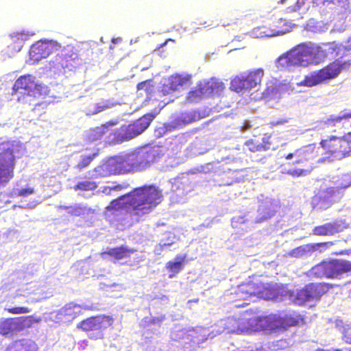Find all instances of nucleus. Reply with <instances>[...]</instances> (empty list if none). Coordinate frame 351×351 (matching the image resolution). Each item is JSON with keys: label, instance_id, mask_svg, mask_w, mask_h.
I'll return each instance as SVG.
<instances>
[{"label": "nucleus", "instance_id": "nucleus-1", "mask_svg": "<svg viewBox=\"0 0 351 351\" xmlns=\"http://www.w3.org/2000/svg\"><path fill=\"white\" fill-rule=\"evenodd\" d=\"M162 199V195L158 187L144 185L112 200L106 208V215L110 222L129 227L149 213Z\"/></svg>", "mask_w": 351, "mask_h": 351}, {"label": "nucleus", "instance_id": "nucleus-2", "mask_svg": "<svg viewBox=\"0 0 351 351\" xmlns=\"http://www.w3.org/2000/svg\"><path fill=\"white\" fill-rule=\"evenodd\" d=\"M337 45L335 42L323 44V46L308 42L293 47L290 51L295 66L306 67L317 65L327 56V51H335Z\"/></svg>", "mask_w": 351, "mask_h": 351}, {"label": "nucleus", "instance_id": "nucleus-3", "mask_svg": "<svg viewBox=\"0 0 351 351\" xmlns=\"http://www.w3.org/2000/svg\"><path fill=\"white\" fill-rule=\"evenodd\" d=\"M156 155H114L105 166L114 174L142 171L156 163Z\"/></svg>", "mask_w": 351, "mask_h": 351}, {"label": "nucleus", "instance_id": "nucleus-4", "mask_svg": "<svg viewBox=\"0 0 351 351\" xmlns=\"http://www.w3.org/2000/svg\"><path fill=\"white\" fill-rule=\"evenodd\" d=\"M326 287L321 283H309L301 289L295 291L287 289H281L278 291L276 300L287 301L297 304L304 305L307 302H317L326 293Z\"/></svg>", "mask_w": 351, "mask_h": 351}, {"label": "nucleus", "instance_id": "nucleus-5", "mask_svg": "<svg viewBox=\"0 0 351 351\" xmlns=\"http://www.w3.org/2000/svg\"><path fill=\"white\" fill-rule=\"evenodd\" d=\"M351 272V262L343 259L323 261L312 267L308 276L315 278H340L344 274Z\"/></svg>", "mask_w": 351, "mask_h": 351}, {"label": "nucleus", "instance_id": "nucleus-6", "mask_svg": "<svg viewBox=\"0 0 351 351\" xmlns=\"http://www.w3.org/2000/svg\"><path fill=\"white\" fill-rule=\"evenodd\" d=\"M154 118V114L148 113L130 124L122 125L119 129L114 131L113 138L111 141L108 142V144L121 143L141 134L149 126Z\"/></svg>", "mask_w": 351, "mask_h": 351}, {"label": "nucleus", "instance_id": "nucleus-7", "mask_svg": "<svg viewBox=\"0 0 351 351\" xmlns=\"http://www.w3.org/2000/svg\"><path fill=\"white\" fill-rule=\"evenodd\" d=\"M165 315L158 317H145L142 319L141 326L147 328V330L143 334L145 338V349L146 351H165V346L163 343L159 342L155 339H152L149 336V330H153L154 334H157L158 328L160 327L162 322L165 320Z\"/></svg>", "mask_w": 351, "mask_h": 351}, {"label": "nucleus", "instance_id": "nucleus-8", "mask_svg": "<svg viewBox=\"0 0 351 351\" xmlns=\"http://www.w3.org/2000/svg\"><path fill=\"white\" fill-rule=\"evenodd\" d=\"M264 75L262 69L250 71L246 75L234 77L230 83V89L237 93L250 90L261 84Z\"/></svg>", "mask_w": 351, "mask_h": 351}, {"label": "nucleus", "instance_id": "nucleus-9", "mask_svg": "<svg viewBox=\"0 0 351 351\" xmlns=\"http://www.w3.org/2000/svg\"><path fill=\"white\" fill-rule=\"evenodd\" d=\"M112 322L109 316H96L81 322L78 327L88 332L90 338L97 339L103 337V330L111 326Z\"/></svg>", "mask_w": 351, "mask_h": 351}, {"label": "nucleus", "instance_id": "nucleus-10", "mask_svg": "<svg viewBox=\"0 0 351 351\" xmlns=\"http://www.w3.org/2000/svg\"><path fill=\"white\" fill-rule=\"evenodd\" d=\"M343 195V192L335 187H329L318 192L312 199L313 208L326 210L334 203L339 201Z\"/></svg>", "mask_w": 351, "mask_h": 351}, {"label": "nucleus", "instance_id": "nucleus-11", "mask_svg": "<svg viewBox=\"0 0 351 351\" xmlns=\"http://www.w3.org/2000/svg\"><path fill=\"white\" fill-rule=\"evenodd\" d=\"M41 85L37 84L35 77L32 75L20 76L14 82L12 95H20L17 97L19 101L24 99L25 96H36V90H39Z\"/></svg>", "mask_w": 351, "mask_h": 351}, {"label": "nucleus", "instance_id": "nucleus-12", "mask_svg": "<svg viewBox=\"0 0 351 351\" xmlns=\"http://www.w3.org/2000/svg\"><path fill=\"white\" fill-rule=\"evenodd\" d=\"M257 199L261 204L256 213L251 212L253 215V224L261 223L270 219L276 214L278 208L277 202L267 197H265L262 194L258 195Z\"/></svg>", "mask_w": 351, "mask_h": 351}, {"label": "nucleus", "instance_id": "nucleus-13", "mask_svg": "<svg viewBox=\"0 0 351 351\" xmlns=\"http://www.w3.org/2000/svg\"><path fill=\"white\" fill-rule=\"evenodd\" d=\"M195 172L189 171L178 175L171 183V190L178 197H182L191 192L195 187Z\"/></svg>", "mask_w": 351, "mask_h": 351}, {"label": "nucleus", "instance_id": "nucleus-14", "mask_svg": "<svg viewBox=\"0 0 351 351\" xmlns=\"http://www.w3.org/2000/svg\"><path fill=\"white\" fill-rule=\"evenodd\" d=\"M90 306L88 305L81 306L73 302L66 304L57 311L49 313V319L55 322H70L75 319L82 313V310H88Z\"/></svg>", "mask_w": 351, "mask_h": 351}, {"label": "nucleus", "instance_id": "nucleus-15", "mask_svg": "<svg viewBox=\"0 0 351 351\" xmlns=\"http://www.w3.org/2000/svg\"><path fill=\"white\" fill-rule=\"evenodd\" d=\"M350 66L351 59L343 60L337 58L319 69V71L326 83L337 77L342 71L349 70Z\"/></svg>", "mask_w": 351, "mask_h": 351}, {"label": "nucleus", "instance_id": "nucleus-16", "mask_svg": "<svg viewBox=\"0 0 351 351\" xmlns=\"http://www.w3.org/2000/svg\"><path fill=\"white\" fill-rule=\"evenodd\" d=\"M332 245V242L304 245L292 250L289 254L291 257L307 258L311 257L315 252L319 251L321 253Z\"/></svg>", "mask_w": 351, "mask_h": 351}, {"label": "nucleus", "instance_id": "nucleus-17", "mask_svg": "<svg viewBox=\"0 0 351 351\" xmlns=\"http://www.w3.org/2000/svg\"><path fill=\"white\" fill-rule=\"evenodd\" d=\"M14 155H0V185L5 186L14 177Z\"/></svg>", "mask_w": 351, "mask_h": 351}, {"label": "nucleus", "instance_id": "nucleus-18", "mask_svg": "<svg viewBox=\"0 0 351 351\" xmlns=\"http://www.w3.org/2000/svg\"><path fill=\"white\" fill-rule=\"evenodd\" d=\"M350 141L351 132H348L343 136H331L325 140H322L320 142V145L328 154L345 152V150H342L341 148Z\"/></svg>", "mask_w": 351, "mask_h": 351}, {"label": "nucleus", "instance_id": "nucleus-19", "mask_svg": "<svg viewBox=\"0 0 351 351\" xmlns=\"http://www.w3.org/2000/svg\"><path fill=\"white\" fill-rule=\"evenodd\" d=\"M156 165L160 171H170L171 169L178 167L184 163L186 160V156H180L178 155H156Z\"/></svg>", "mask_w": 351, "mask_h": 351}, {"label": "nucleus", "instance_id": "nucleus-20", "mask_svg": "<svg viewBox=\"0 0 351 351\" xmlns=\"http://www.w3.org/2000/svg\"><path fill=\"white\" fill-rule=\"evenodd\" d=\"M345 228V223L342 220H335L332 222L315 227L313 232L315 235L317 236H331L342 232Z\"/></svg>", "mask_w": 351, "mask_h": 351}, {"label": "nucleus", "instance_id": "nucleus-21", "mask_svg": "<svg viewBox=\"0 0 351 351\" xmlns=\"http://www.w3.org/2000/svg\"><path fill=\"white\" fill-rule=\"evenodd\" d=\"M191 77L189 76H184L182 75H173L168 78L167 83H165L160 92L162 95H169L176 90H177L180 86L186 84Z\"/></svg>", "mask_w": 351, "mask_h": 351}, {"label": "nucleus", "instance_id": "nucleus-22", "mask_svg": "<svg viewBox=\"0 0 351 351\" xmlns=\"http://www.w3.org/2000/svg\"><path fill=\"white\" fill-rule=\"evenodd\" d=\"M217 330L213 329L210 331L209 329L197 326L194 328L189 329L187 338L189 341H193L194 343L199 344L208 339H213L216 337Z\"/></svg>", "mask_w": 351, "mask_h": 351}, {"label": "nucleus", "instance_id": "nucleus-23", "mask_svg": "<svg viewBox=\"0 0 351 351\" xmlns=\"http://www.w3.org/2000/svg\"><path fill=\"white\" fill-rule=\"evenodd\" d=\"M253 215L251 212H245L239 215L234 216L231 220V226L234 229H238V233L247 232L253 228Z\"/></svg>", "mask_w": 351, "mask_h": 351}, {"label": "nucleus", "instance_id": "nucleus-24", "mask_svg": "<svg viewBox=\"0 0 351 351\" xmlns=\"http://www.w3.org/2000/svg\"><path fill=\"white\" fill-rule=\"evenodd\" d=\"M53 47V46L51 43L37 42L31 47L30 56L35 60L45 58L52 53Z\"/></svg>", "mask_w": 351, "mask_h": 351}, {"label": "nucleus", "instance_id": "nucleus-25", "mask_svg": "<svg viewBox=\"0 0 351 351\" xmlns=\"http://www.w3.org/2000/svg\"><path fill=\"white\" fill-rule=\"evenodd\" d=\"M60 63L64 69L73 70L77 68L80 64L77 51L74 48L65 50L62 54Z\"/></svg>", "mask_w": 351, "mask_h": 351}, {"label": "nucleus", "instance_id": "nucleus-26", "mask_svg": "<svg viewBox=\"0 0 351 351\" xmlns=\"http://www.w3.org/2000/svg\"><path fill=\"white\" fill-rule=\"evenodd\" d=\"M217 327H219L217 330V334L218 335L223 332L226 333L241 334L244 331L240 327L239 322L234 317H228L226 320H221Z\"/></svg>", "mask_w": 351, "mask_h": 351}, {"label": "nucleus", "instance_id": "nucleus-27", "mask_svg": "<svg viewBox=\"0 0 351 351\" xmlns=\"http://www.w3.org/2000/svg\"><path fill=\"white\" fill-rule=\"evenodd\" d=\"M208 93L206 81H200L188 93L187 100L190 102H197L203 99L208 98Z\"/></svg>", "mask_w": 351, "mask_h": 351}, {"label": "nucleus", "instance_id": "nucleus-28", "mask_svg": "<svg viewBox=\"0 0 351 351\" xmlns=\"http://www.w3.org/2000/svg\"><path fill=\"white\" fill-rule=\"evenodd\" d=\"M324 83L319 70L310 72L304 79L298 83V86L313 87Z\"/></svg>", "mask_w": 351, "mask_h": 351}, {"label": "nucleus", "instance_id": "nucleus-29", "mask_svg": "<svg viewBox=\"0 0 351 351\" xmlns=\"http://www.w3.org/2000/svg\"><path fill=\"white\" fill-rule=\"evenodd\" d=\"M16 318L3 319L0 321V334L3 335H12L19 332V323Z\"/></svg>", "mask_w": 351, "mask_h": 351}, {"label": "nucleus", "instance_id": "nucleus-30", "mask_svg": "<svg viewBox=\"0 0 351 351\" xmlns=\"http://www.w3.org/2000/svg\"><path fill=\"white\" fill-rule=\"evenodd\" d=\"M205 81L208 88V94L209 97L219 96L223 92L225 89V85L218 79L212 77Z\"/></svg>", "mask_w": 351, "mask_h": 351}, {"label": "nucleus", "instance_id": "nucleus-31", "mask_svg": "<svg viewBox=\"0 0 351 351\" xmlns=\"http://www.w3.org/2000/svg\"><path fill=\"white\" fill-rule=\"evenodd\" d=\"M333 324L335 328L341 333L342 339L346 343L351 344V324L340 319H335Z\"/></svg>", "mask_w": 351, "mask_h": 351}, {"label": "nucleus", "instance_id": "nucleus-32", "mask_svg": "<svg viewBox=\"0 0 351 351\" xmlns=\"http://www.w3.org/2000/svg\"><path fill=\"white\" fill-rule=\"evenodd\" d=\"M186 255H178L173 261H169L167 265V269L172 274L169 275V278H172L175 275L183 269Z\"/></svg>", "mask_w": 351, "mask_h": 351}, {"label": "nucleus", "instance_id": "nucleus-33", "mask_svg": "<svg viewBox=\"0 0 351 351\" xmlns=\"http://www.w3.org/2000/svg\"><path fill=\"white\" fill-rule=\"evenodd\" d=\"M36 345L28 340L16 341L10 344L5 351H35Z\"/></svg>", "mask_w": 351, "mask_h": 351}, {"label": "nucleus", "instance_id": "nucleus-34", "mask_svg": "<svg viewBox=\"0 0 351 351\" xmlns=\"http://www.w3.org/2000/svg\"><path fill=\"white\" fill-rule=\"evenodd\" d=\"M276 66L280 70H283L289 69L292 66H295L290 50L276 59Z\"/></svg>", "mask_w": 351, "mask_h": 351}, {"label": "nucleus", "instance_id": "nucleus-35", "mask_svg": "<svg viewBox=\"0 0 351 351\" xmlns=\"http://www.w3.org/2000/svg\"><path fill=\"white\" fill-rule=\"evenodd\" d=\"M189 332V329L187 330L180 325H176L173 328L171 332L170 337L173 341H178L183 340L186 343V341L189 340V339L187 338Z\"/></svg>", "mask_w": 351, "mask_h": 351}, {"label": "nucleus", "instance_id": "nucleus-36", "mask_svg": "<svg viewBox=\"0 0 351 351\" xmlns=\"http://www.w3.org/2000/svg\"><path fill=\"white\" fill-rule=\"evenodd\" d=\"M133 252L132 250L128 249L126 247L121 246L109 249L105 254L114 257L117 260L126 258L130 256V253Z\"/></svg>", "mask_w": 351, "mask_h": 351}, {"label": "nucleus", "instance_id": "nucleus-37", "mask_svg": "<svg viewBox=\"0 0 351 351\" xmlns=\"http://www.w3.org/2000/svg\"><path fill=\"white\" fill-rule=\"evenodd\" d=\"M114 125V122H109L106 124L102 125L101 127H97L95 128L91 129L88 134L87 138L89 141H93L95 140L101 139L103 135L105 134V129L108 128V125Z\"/></svg>", "mask_w": 351, "mask_h": 351}, {"label": "nucleus", "instance_id": "nucleus-38", "mask_svg": "<svg viewBox=\"0 0 351 351\" xmlns=\"http://www.w3.org/2000/svg\"><path fill=\"white\" fill-rule=\"evenodd\" d=\"M59 209L65 210L68 214L76 217L82 216L87 213V208L82 204H75L74 206H60Z\"/></svg>", "mask_w": 351, "mask_h": 351}, {"label": "nucleus", "instance_id": "nucleus-39", "mask_svg": "<svg viewBox=\"0 0 351 351\" xmlns=\"http://www.w3.org/2000/svg\"><path fill=\"white\" fill-rule=\"evenodd\" d=\"M112 106L113 104L111 101L102 99L100 101L95 104L93 108L90 109L88 114L89 115L97 114L101 112L110 108Z\"/></svg>", "mask_w": 351, "mask_h": 351}, {"label": "nucleus", "instance_id": "nucleus-40", "mask_svg": "<svg viewBox=\"0 0 351 351\" xmlns=\"http://www.w3.org/2000/svg\"><path fill=\"white\" fill-rule=\"evenodd\" d=\"M97 188V184L91 180H83L79 182L74 187L75 191H93Z\"/></svg>", "mask_w": 351, "mask_h": 351}, {"label": "nucleus", "instance_id": "nucleus-41", "mask_svg": "<svg viewBox=\"0 0 351 351\" xmlns=\"http://www.w3.org/2000/svg\"><path fill=\"white\" fill-rule=\"evenodd\" d=\"M276 29H274V32L271 33V36L283 34L289 31L290 25H287L285 21L282 19H280L276 21Z\"/></svg>", "mask_w": 351, "mask_h": 351}, {"label": "nucleus", "instance_id": "nucleus-42", "mask_svg": "<svg viewBox=\"0 0 351 351\" xmlns=\"http://www.w3.org/2000/svg\"><path fill=\"white\" fill-rule=\"evenodd\" d=\"M245 145L247 147L248 150L252 152H263L269 149L268 145L263 143H257L254 140L247 141Z\"/></svg>", "mask_w": 351, "mask_h": 351}, {"label": "nucleus", "instance_id": "nucleus-43", "mask_svg": "<svg viewBox=\"0 0 351 351\" xmlns=\"http://www.w3.org/2000/svg\"><path fill=\"white\" fill-rule=\"evenodd\" d=\"M337 186L335 188L338 189L343 191L344 189H347L351 186V174H345L341 179L335 182Z\"/></svg>", "mask_w": 351, "mask_h": 351}, {"label": "nucleus", "instance_id": "nucleus-44", "mask_svg": "<svg viewBox=\"0 0 351 351\" xmlns=\"http://www.w3.org/2000/svg\"><path fill=\"white\" fill-rule=\"evenodd\" d=\"M19 323V332L23 330L26 327H30L34 322V317L32 316H23L16 317Z\"/></svg>", "mask_w": 351, "mask_h": 351}, {"label": "nucleus", "instance_id": "nucleus-45", "mask_svg": "<svg viewBox=\"0 0 351 351\" xmlns=\"http://www.w3.org/2000/svg\"><path fill=\"white\" fill-rule=\"evenodd\" d=\"M262 15L258 12V10H250L247 11V13H246L244 15V21L245 23H247L249 22H254L257 21L260 17H261Z\"/></svg>", "mask_w": 351, "mask_h": 351}, {"label": "nucleus", "instance_id": "nucleus-46", "mask_svg": "<svg viewBox=\"0 0 351 351\" xmlns=\"http://www.w3.org/2000/svg\"><path fill=\"white\" fill-rule=\"evenodd\" d=\"M96 155H88L81 158L80 161L76 165L79 170H82L88 166Z\"/></svg>", "mask_w": 351, "mask_h": 351}, {"label": "nucleus", "instance_id": "nucleus-47", "mask_svg": "<svg viewBox=\"0 0 351 351\" xmlns=\"http://www.w3.org/2000/svg\"><path fill=\"white\" fill-rule=\"evenodd\" d=\"M5 310H7L9 313L12 314L27 313L31 311V310L29 308L24 306L8 308H5Z\"/></svg>", "mask_w": 351, "mask_h": 351}, {"label": "nucleus", "instance_id": "nucleus-48", "mask_svg": "<svg viewBox=\"0 0 351 351\" xmlns=\"http://www.w3.org/2000/svg\"><path fill=\"white\" fill-rule=\"evenodd\" d=\"M152 80L143 81L137 84V90H144L149 93L152 90Z\"/></svg>", "mask_w": 351, "mask_h": 351}, {"label": "nucleus", "instance_id": "nucleus-49", "mask_svg": "<svg viewBox=\"0 0 351 351\" xmlns=\"http://www.w3.org/2000/svg\"><path fill=\"white\" fill-rule=\"evenodd\" d=\"M176 240V236L172 233H168L167 237L162 239L160 242H165L167 243V249L173 245Z\"/></svg>", "mask_w": 351, "mask_h": 351}, {"label": "nucleus", "instance_id": "nucleus-50", "mask_svg": "<svg viewBox=\"0 0 351 351\" xmlns=\"http://www.w3.org/2000/svg\"><path fill=\"white\" fill-rule=\"evenodd\" d=\"M341 121H343L341 115H332L326 120V123L334 126L337 123H340Z\"/></svg>", "mask_w": 351, "mask_h": 351}, {"label": "nucleus", "instance_id": "nucleus-51", "mask_svg": "<svg viewBox=\"0 0 351 351\" xmlns=\"http://www.w3.org/2000/svg\"><path fill=\"white\" fill-rule=\"evenodd\" d=\"M167 249V243L160 242L155 247L154 253L156 255H160L162 252Z\"/></svg>", "mask_w": 351, "mask_h": 351}, {"label": "nucleus", "instance_id": "nucleus-52", "mask_svg": "<svg viewBox=\"0 0 351 351\" xmlns=\"http://www.w3.org/2000/svg\"><path fill=\"white\" fill-rule=\"evenodd\" d=\"M32 193H34V189L31 188L18 190V195L19 196L27 197Z\"/></svg>", "mask_w": 351, "mask_h": 351}, {"label": "nucleus", "instance_id": "nucleus-53", "mask_svg": "<svg viewBox=\"0 0 351 351\" xmlns=\"http://www.w3.org/2000/svg\"><path fill=\"white\" fill-rule=\"evenodd\" d=\"M239 290L243 292V293H245L247 295H254L255 294V292L254 291H252L250 290V287L249 285H242L241 287H239Z\"/></svg>", "mask_w": 351, "mask_h": 351}, {"label": "nucleus", "instance_id": "nucleus-54", "mask_svg": "<svg viewBox=\"0 0 351 351\" xmlns=\"http://www.w3.org/2000/svg\"><path fill=\"white\" fill-rule=\"evenodd\" d=\"M287 119H280L276 121H271L269 124L271 126H277V125H281L287 122Z\"/></svg>", "mask_w": 351, "mask_h": 351}, {"label": "nucleus", "instance_id": "nucleus-55", "mask_svg": "<svg viewBox=\"0 0 351 351\" xmlns=\"http://www.w3.org/2000/svg\"><path fill=\"white\" fill-rule=\"evenodd\" d=\"M306 1L307 0H297L296 3H295V7L293 9V10L296 11V10H300L302 6L304 5Z\"/></svg>", "mask_w": 351, "mask_h": 351}, {"label": "nucleus", "instance_id": "nucleus-56", "mask_svg": "<svg viewBox=\"0 0 351 351\" xmlns=\"http://www.w3.org/2000/svg\"><path fill=\"white\" fill-rule=\"evenodd\" d=\"M335 156H336V155H330V156H328L326 158H323L322 159H319L318 162L329 163L334 160L333 158H335Z\"/></svg>", "mask_w": 351, "mask_h": 351}, {"label": "nucleus", "instance_id": "nucleus-57", "mask_svg": "<svg viewBox=\"0 0 351 351\" xmlns=\"http://www.w3.org/2000/svg\"><path fill=\"white\" fill-rule=\"evenodd\" d=\"M304 171H305L303 169H298V170H294L293 171H289L288 173L293 176H300L302 174V173Z\"/></svg>", "mask_w": 351, "mask_h": 351}, {"label": "nucleus", "instance_id": "nucleus-58", "mask_svg": "<svg viewBox=\"0 0 351 351\" xmlns=\"http://www.w3.org/2000/svg\"><path fill=\"white\" fill-rule=\"evenodd\" d=\"M104 287H106L107 288H112V287H116V288H119V289H121L123 288L122 285H120V284H117V283H113L112 285H106V284H104Z\"/></svg>", "mask_w": 351, "mask_h": 351}, {"label": "nucleus", "instance_id": "nucleus-59", "mask_svg": "<svg viewBox=\"0 0 351 351\" xmlns=\"http://www.w3.org/2000/svg\"><path fill=\"white\" fill-rule=\"evenodd\" d=\"M342 120L351 119V111L349 112H345L341 115Z\"/></svg>", "mask_w": 351, "mask_h": 351}, {"label": "nucleus", "instance_id": "nucleus-60", "mask_svg": "<svg viewBox=\"0 0 351 351\" xmlns=\"http://www.w3.org/2000/svg\"><path fill=\"white\" fill-rule=\"evenodd\" d=\"M298 324V321L295 319H291L290 321L288 322L287 324L289 326H295Z\"/></svg>", "mask_w": 351, "mask_h": 351}, {"label": "nucleus", "instance_id": "nucleus-61", "mask_svg": "<svg viewBox=\"0 0 351 351\" xmlns=\"http://www.w3.org/2000/svg\"><path fill=\"white\" fill-rule=\"evenodd\" d=\"M327 1H329L330 3L335 4V3L341 2L342 0H327Z\"/></svg>", "mask_w": 351, "mask_h": 351}, {"label": "nucleus", "instance_id": "nucleus-62", "mask_svg": "<svg viewBox=\"0 0 351 351\" xmlns=\"http://www.w3.org/2000/svg\"><path fill=\"white\" fill-rule=\"evenodd\" d=\"M293 155L288 154V155H287L286 159L287 160L291 159V158H293Z\"/></svg>", "mask_w": 351, "mask_h": 351}, {"label": "nucleus", "instance_id": "nucleus-63", "mask_svg": "<svg viewBox=\"0 0 351 351\" xmlns=\"http://www.w3.org/2000/svg\"><path fill=\"white\" fill-rule=\"evenodd\" d=\"M121 188V185H117V186H114V189L117 191V190H119Z\"/></svg>", "mask_w": 351, "mask_h": 351}, {"label": "nucleus", "instance_id": "nucleus-64", "mask_svg": "<svg viewBox=\"0 0 351 351\" xmlns=\"http://www.w3.org/2000/svg\"><path fill=\"white\" fill-rule=\"evenodd\" d=\"M317 351H330V350H329L320 349V350H317Z\"/></svg>", "mask_w": 351, "mask_h": 351}]
</instances>
